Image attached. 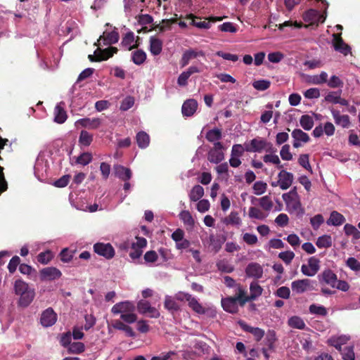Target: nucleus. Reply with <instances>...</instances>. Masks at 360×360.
<instances>
[{
  "label": "nucleus",
  "instance_id": "f257e3e1",
  "mask_svg": "<svg viewBox=\"0 0 360 360\" xmlns=\"http://www.w3.org/2000/svg\"><path fill=\"white\" fill-rule=\"evenodd\" d=\"M243 295V292L237 290L234 296L222 298L221 306L224 310L231 314H236L238 311V306L243 307L246 304L242 301L244 299Z\"/></svg>",
  "mask_w": 360,
  "mask_h": 360
},
{
  "label": "nucleus",
  "instance_id": "f03ea898",
  "mask_svg": "<svg viewBox=\"0 0 360 360\" xmlns=\"http://www.w3.org/2000/svg\"><path fill=\"white\" fill-rule=\"evenodd\" d=\"M244 146L245 151L250 153H260L262 150L269 153L276 151V149L273 146L271 143L262 138L253 139L250 143H245Z\"/></svg>",
  "mask_w": 360,
  "mask_h": 360
},
{
  "label": "nucleus",
  "instance_id": "7ed1b4c3",
  "mask_svg": "<svg viewBox=\"0 0 360 360\" xmlns=\"http://www.w3.org/2000/svg\"><path fill=\"white\" fill-rule=\"evenodd\" d=\"M237 290L242 291L244 294L243 297L244 298L242 301L243 302H245L246 303L248 302H252L257 299L260 295H262L263 292V288L259 285L257 281H252L250 285V295H248L247 290L243 288V286L238 283L237 285Z\"/></svg>",
  "mask_w": 360,
  "mask_h": 360
},
{
  "label": "nucleus",
  "instance_id": "20e7f679",
  "mask_svg": "<svg viewBox=\"0 0 360 360\" xmlns=\"http://www.w3.org/2000/svg\"><path fill=\"white\" fill-rule=\"evenodd\" d=\"M224 147L221 142H216L207 153V160L211 163L218 164L224 159Z\"/></svg>",
  "mask_w": 360,
  "mask_h": 360
},
{
  "label": "nucleus",
  "instance_id": "39448f33",
  "mask_svg": "<svg viewBox=\"0 0 360 360\" xmlns=\"http://www.w3.org/2000/svg\"><path fill=\"white\" fill-rule=\"evenodd\" d=\"M318 281L321 285H328L331 288H335V284L338 283V276L330 269H324L317 276Z\"/></svg>",
  "mask_w": 360,
  "mask_h": 360
},
{
  "label": "nucleus",
  "instance_id": "423d86ee",
  "mask_svg": "<svg viewBox=\"0 0 360 360\" xmlns=\"http://www.w3.org/2000/svg\"><path fill=\"white\" fill-rule=\"evenodd\" d=\"M94 251L106 259L114 257L115 251L110 243H96L94 245Z\"/></svg>",
  "mask_w": 360,
  "mask_h": 360
},
{
  "label": "nucleus",
  "instance_id": "0eeeda50",
  "mask_svg": "<svg viewBox=\"0 0 360 360\" xmlns=\"http://www.w3.org/2000/svg\"><path fill=\"white\" fill-rule=\"evenodd\" d=\"M40 279L41 281H53L61 277V271L53 266H49L40 270Z\"/></svg>",
  "mask_w": 360,
  "mask_h": 360
},
{
  "label": "nucleus",
  "instance_id": "6e6552de",
  "mask_svg": "<svg viewBox=\"0 0 360 360\" xmlns=\"http://www.w3.org/2000/svg\"><path fill=\"white\" fill-rule=\"evenodd\" d=\"M291 288L293 292L302 294L311 289V281L308 278L299 279L292 282Z\"/></svg>",
  "mask_w": 360,
  "mask_h": 360
},
{
  "label": "nucleus",
  "instance_id": "1a4fd4ad",
  "mask_svg": "<svg viewBox=\"0 0 360 360\" xmlns=\"http://www.w3.org/2000/svg\"><path fill=\"white\" fill-rule=\"evenodd\" d=\"M136 307L134 304L129 301L120 302L115 304L111 309L113 314H123L130 311H135Z\"/></svg>",
  "mask_w": 360,
  "mask_h": 360
},
{
  "label": "nucleus",
  "instance_id": "9d476101",
  "mask_svg": "<svg viewBox=\"0 0 360 360\" xmlns=\"http://www.w3.org/2000/svg\"><path fill=\"white\" fill-rule=\"evenodd\" d=\"M57 314L51 307L44 311L41 315L40 322L44 327H50L56 323Z\"/></svg>",
  "mask_w": 360,
  "mask_h": 360
},
{
  "label": "nucleus",
  "instance_id": "9b49d317",
  "mask_svg": "<svg viewBox=\"0 0 360 360\" xmlns=\"http://www.w3.org/2000/svg\"><path fill=\"white\" fill-rule=\"evenodd\" d=\"M119 33L115 31L112 30L110 32H103V34L100 36L99 39H98L97 42L94 44L95 46H101V41H103V45H110L112 44H115L119 40Z\"/></svg>",
  "mask_w": 360,
  "mask_h": 360
},
{
  "label": "nucleus",
  "instance_id": "f8f14e48",
  "mask_svg": "<svg viewBox=\"0 0 360 360\" xmlns=\"http://www.w3.org/2000/svg\"><path fill=\"white\" fill-rule=\"evenodd\" d=\"M333 44L335 50L340 52L345 56L348 55L351 51V48L344 42L340 34H333Z\"/></svg>",
  "mask_w": 360,
  "mask_h": 360
},
{
  "label": "nucleus",
  "instance_id": "ddd939ff",
  "mask_svg": "<svg viewBox=\"0 0 360 360\" xmlns=\"http://www.w3.org/2000/svg\"><path fill=\"white\" fill-rule=\"evenodd\" d=\"M238 323L244 331L253 335L255 340L257 342L261 340L264 335V330L262 328L250 326L242 320L238 321Z\"/></svg>",
  "mask_w": 360,
  "mask_h": 360
},
{
  "label": "nucleus",
  "instance_id": "4468645a",
  "mask_svg": "<svg viewBox=\"0 0 360 360\" xmlns=\"http://www.w3.org/2000/svg\"><path fill=\"white\" fill-rule=\"evenodd\" d=\"M245 274L249 278L259 279L262 277L263 269L258 263L251 262L245 268Z\"/></svg>",
  "mask_w": 360,
  "mask_h": 360
},
{
  "label": "nucleus",
  "instance_id": "2eb2a0df",
  "mask_svg": "<svg viewBox=\"0 0 360 360\" xmlns=\"http://www.w3.org/2000/svg\"><path fill=\"white\" fill-rule=\"evenodd\" d=\"M278 179L281 183V188L282 190H287L289 188L294 179V176L291 172H287L285 169H281L278 174Z\"/></svg>",
  "mask_w": 360,
  "mask_h": 360
},
{
  "label": "nucleus",
  "instance_id": "dca6fc26",
  "mask_svg": "<svg viewBox=\"0 0 360 360\" xmlns=\"http://www.w3.org/2000/svg\"><path fill=\"white\" fill-rule=\"evenodd\" d=\"M198 103L195 99H188L182 105L181 112L184 116H192L196 111Z\"/></svg>",
  "mask_w": 360,
  "mask_h": 360
},
{
  "label": "nucleus",
  "instance_id": "f3484780",
  "mask_svg": "<svg viewBox=\"0 0 360 360\" xmlns=\"http://www.w3.org/2000/svg\"><path fill=\"white\" fill-rule=\"evenodd\" d=\"M76 124H79L82 127L88 128L89 129H96L101 124V120L99 118H82L76 122Z\"/></svg>",
  "mask_w": 360,
  "mask_h": 360
},
{
  "label": "nucleus",
  "instance_id": "a211bd4d",
  "mask_svg": "<svg viewBox=\"0 0 360 360\" xmlns=\"http://www.w3.org/2000/svg\"><path fill=\"white\" fill-rule=\"evenodd\" d=\"M134 41V34L133 32L129 31L127 32L122 37L121 46L127 51H131L134 49L139 47V44H132Z\"/></svg>",
  "mask_w": 360,
  "mask_h": 360
},
{
  "label": "nucleus",
  "instance_id": "6ab92c4d",
  "mask_svg": "<svg viewBox=\"0 0 360 360\" xmlns=\"http://www.w3.org/2000/svg\"><path fill=\"white\" fill-rule=\"evenodd\" d=\"M150 46L149 50L152 55L158 56L162 50L163 42L161 39L157 38L155 36H152L149 39Z\"/></svg>",
  "mask_w": 360,
  "mask_h": 360
},
{
  "label": "nucleus",
  "instance_id": "aec40b11",
  "mask_svg": "<svg viewBox=\"0 0 360 360\" xmlns=\"http://www.w3.org/2000/svg\"><path fill=\"white\" fill-rule=\"evenodd\" d=\"M20 299L18 301L19 306L22 307H28L31 302L33 301L34 296H35V292L34 289H30L27 292L21 294L20 295Z\"/></svg>",
  "mask_w": 360,
  "mask_h": 360
},
{
  "label": "nucleus",
  "instance_id": "412c9836",
  "mask_svg": "<svg viewBox=\"0 0 360 360\" xmlns=\"http://www.w3.org/2000/svg\"><path fill=\"white\" fill-rule=\"evenodd\" d=\"M114 169L115 176L121 180L127 181L131 179L132 174L130 169L122 165H116Z\"/></svg>",
  "mask_w": 360,
  "mask_h": 360
},
{
  "label": "nucleus",
  "instance_id": "4be33fe9",
  "mask_svg": "<svg viewBox=\"0 0 360 360\" xmlns=\"http://www.w3.org/2000/svg\"><path fill=\"white\" fill-rule=\"evenodd\" d=\"M333 117L336 124L342 126L343 128L349 127L350 124L349 117L347 115H340L338 110L332 111Z\"/></svg>",
  "mask_w": 360,
  "mask_h": 360
},
{
  "label": "nucleus",
  "instance_id": "5701e85b",
  "mask_svg": "<svg viewBox=\"0 0 360 360\" xmlns=\"http://www.w3.org/2000/svg\"><path fill=\"white\" fill-rule=\"evenodd\" d=\"M222 137V131L219 128H214L212 129L208 130L205 134V139L210 143H213V144L216 142H219V141Z\"/></svg>",
  "mask_w": 360,
  "mask_h": 360
},
{
  "label": "nucleus",
  "instance_id": "b1692460",
  "mask_svg": "<svg viewBox=\"0 0 360 360\" xmlns=\"http://www.w3.org/2000/svg\"><path fill=\"white\" fill-rule=\"evenodd\" d=\"M345 221V217L338 212L337 211H333L330 213L329 219L327 220V224L328 225H333V226H340Z\"/></svg>",
  "mask_w": 360,
  "mask_h": 360
},
{
  "label": "nucleus",
  "instance_id": "393cba45",
  "mask_svg": "<svg viewBox=\"0 0 360 360\" xmlns=\"http://www.w3.org/2000/svg\"><path fill=\"white\" fill-rule=\"evenodd\" d=\"M112 327L117 330L124 331L128 337H135V333L132 328L124 324L120 320H115L112 323Z\"/></svg>",
  "mask_w": 360,
  "mask_h": 360
},
{
  "label": "nucleus",
  "instance_id": "a878e982",
  "mask_svg": "<svg viewBox=\"0 0 360 360\" xmlns=\"http://www.w3.org/2000/svg\"><path fill=\"white\" fill-rule=\"evenodd\" d=\"M136 143L140 148H146L150 143L149 135L145 131H139L136 136Z\"/></svg>",
  "mask_w": 360,
  "mask_h": 360
},
{
  "label": "nucleus",
  "instance_id": "bb28decb",
  "mask_svg": "<svg viewBox=\"0 0 360 360\" xmlns=\"http://www.w3.org/2000/svg\"><path fill=\"white\" fill-rule=\"evenodd\" d=\"M54 121L58 124H63L67 120L66 111L60 105H57L54 109Z\"/></svg>",
  "mask_w": 360,
  "mask_h": 360
},
{
  "label": "nucleus",
  "instance_id": "cd10ccee",
  "mask_svg": "<svg viewBox=\"0 0 360 360\" xmlns=\"http://www.w3.org/2000/svg\"><path fill=\"white\" fill-rule=\"evenodd\" d=\"M258 201L260 207L265 211H269L273 207V202L268 195L263 196L260 198H252V203Z\"/></svg>",
  "mask_w": 360,
  "mask_h": 360
},
{
  "label": "nucleus",
  "instance_id": "c85d7f7f",
  "mask_svg": "<svg viewBox=\"0 0 360 360\" xmlns=\"http://www.w3.org/2000/svg\"><path fill=\"white\" fill-rule=\"evenodd\" d=\"M224 17H210L209 21H196L195 19L192 20V25L200 28V29H209L210 27V21L212 22H216V21H220L222 20V19Z\"/></svg>",
  "mask_w": 360,
  "mask_h": 360
},
{
  "label": "nucleus",
  "instance_id": "c756f323",
  "mask_svg": "<svg viewBox=\"0 0 360 360\" xmlns=\"http://www.w3.org/2000/svg\"><path fill=\"white\" fill-rule=\"evenodd\" d=\"M180 219L190 229H193L195 224L194 219L188 210H183L179 214Z\"/></svg>",
  "mask_w": 360,
  "mask_h": 360
},
{
  "label": "nucleus",
  "instance_id": "7c9ffc66",
  "mask_svg": "<svg viewBox=\"0 0 360 360\" xmlns=\"http://www.w3.org/2000/svg\"><path fill=\"white\" fill-rule=\"evenodd\" d=\"M348 338L346 336L332 337L328 340L329 345L335 347L338 351H342L341 347L345 345Z\"/></svg>",
  "mask_w": 360,
  "mask_h": 360
},
{
  "label": "nucleus",
  "instance_id": "2f4dec72",
  "mask_svg": "<svg viewBox=\"0 0 360 360\" xmlns=\"http://www.w3.org/2000/svg\"><path fill=\"white\" fill-rule=\"evenodd\" d=\"M146 60V53L141 49L136 50L131 53V60L136 65H140Z\"/></svg>",
  "mask_w": 360,
  "mask_h": 360
},
{
  "label": "nucleus",
  "instance_id": "473e14b6",
  "mask_svg": "<svg viewBox=\"0 0 360 360\" xmlns=\"http://www.w3.org/2000/svg\"><path fill=\"white\" fill-rule=\"evenodd\" d=\"M327 81H328V74H327V72H326L324 71L321 72L320 73V75L310 76L308 79L309 83L316 84V85L324 84V83L327 82Z\"/></svg>",
  "mask_w": 360,
  "mask_h": 360
},
{
  "label": "nucleus",
  "instance_id": "72a5a7b5",
  "mask_svg": "<svg viewBox=\"0 0 360 360\" xmlns=\"http://www.w3.org/2000/svg\"><path fill=\"white\" fill-rule=\"evenodd\" d=\"M164 306L165 308L171 313H174L180 310L179 304L170 296H166Z\"/></svg>",
  "mask_w": 360,
  "mask_h": 360
},
{
  "label": "nucleus",
  "instance_id": "f704fd0d",
  "mask_svg": "<svg viewBox=\"0 0 360 360\" xmlns=\"http://www.w3.org/2000/svg\"><path fill=\"white\" fill-rule=\"evenodd\" d=\"M204 195V188L200 186L196 185L191 189L189 198L191 201L196 202L200 200Z\"/></svg>",
  "mask_w": 360,
  "mask_h": 360
},
{
  "label": "nucleus",
  "instance_id": "c9c22d12",
  "mask_svg": "<svg viewBox=\"0 0 360 360\" xmlns=\"http://www.w3.org/2000/svg\"><path fill=\"white\" fill-rule=\"evenodd\" d=\"M300 124L304 130L309 131L314 127V122L311 116L304 115L300 119Z\"/></svg>",
  "mask_w": 360,
  "mask_h": 360
},
{
  "label": "nucleus",
  "instance_id": "e433bc0d",
  "mask_svg": "<svg viewBox=\"0 0 360 360\" xmlns=\"http://www.w3.org/2000/svg\"><path fill=\"white\" fill-rule=\"evenodd\" d=\"M30 288L28 284L21 279H18L14 283V290L16 295H20L21 294L27 292Z\"/></svg>",
  "mask_w": 360,
  "mask_h": 360
},
{
  "label": "nucleus",
  "instance_id": "4c0bfd02",
  "mask_svg": "<svg viewBox=\"0 0 360 360\" xmlns=\"http://www.w3.org/2000/svg\"><path fill=\"white\" fill-rule=\"evenodd\" d=\"M188 306L189 307L194 311L195 313L198 314H204L206 312L205 309L202 306L201 304L198 302L196 298L192 297L189 300Z\"/></svg>",
  "mask_w": 360,
  "mask_h": 360
},
{
  "label": "nucleus",
  "instance_id": "58836bf2",
  "mask_svg": "<svg viewBox=\"0 0 360 360\" xmlns=\"http://www.w3.org/2000/svg\"><path fill=\"white\" fill-rule=\"evenodd\" d=\"M288 325L293 328L302 330L305 328L306 324L302 318L294 316L288 319Z\"/></svg>",
  "mask_w": 360,
  "mask_h": 360
},
{
  "label": "nucleus",
  "instance_id": "ea45409f",
  "mask_svg": "<svg viewBox=\"0 0 360 360\" xmlns=\"http://www.w3.org/2000/svg\"><path fill=\"white\" fill-rule=\"evenodd\" d=\"M93 141V135L87 131L82 130L79 137V143L84 146H89Z\"/></svg>",
  "mask_w": 360,
  "mask_h": 360
},
{
  "label": "nucleus",
  "instance_id": "a19ab883",
  "mask_svg": "<svg viewBox=\"0 0 360 360\" xmlns=\"http://www.w3.org/2000/svg\"><path fill=\"white\" fill-rule=\"evenodd\" d=\"M321 18V16L319 15V12L314 9H309L304 14V20L307 22H311V23L316 22Z\"/></svg>",
  "mask_w": 360,
  "mask_h": 360
},
{
  "label": "nucleus",
  "instance_id": "79ce46f5",
  "mask_svg": "<svg viewBox=\"0 0 360 360\" xmlns=\"http://www.w3.org/2000/svg\"><path fill=\"white\" fill-rule=\"evenodd\" d=\"M292 137L295 141H300L304 143H307L310 140L309 135L300 129H295L292 131Z\"/></svg>",
  "mask_w": 360,
  "mask_h": 360
},
{
  "label": "nucleus",
  "instance_id": "37998d69",
  "mask_svg": "<svg viewBox=\"0 0 360 360\" xmlns=\"http://www.w3.org/2000/svg\"><path fill=\"white\" fill-rule=\"evenodd\" d=\"M345 234L347 236H352L354 240L360 238V231L353 225L346 224L344 226Z\"/></svg>",
  "mask_w": 360,
  "mask_h": 360
},
{
  "label": "nucleus",
  "instance_id": "c03bdc74",
  "mask_svg": "<svg viewBox=\"0 0 360 360\" xmlns=\"http://www.w3.org/2000/svg\"><path fill=\"white\" fill-rule=\"evenodd\" d=\"M309 311L311 314H316L322 316H326L328 314L327 309L325 307L315 304H312L309 306Z\"/></svg>",
  "mask_w": 360,
  "mask_h": 360
},
{
  "label": "nucleus",
  "instance_id": "a18cd8bd",
  "mask_svg": "<svg viewBox=\"0 0 360 360\" xmlns=\"http://www.w3.org/2000/svg\"><path fill=\"white\" fill-rule=\"evenodd\" d=\"M316 245L319 248H329L332 245L331 237L328 235H323L318 238Z\"/></svg>",
  "mask_w": 360,
  "mask_h": 360
},
{
  "label": "nucleus",
  "instance_id": "49530a36",
  "mask_svg": "<svg viewBox=\"0 0 360 360\" xmlns=\"http://www.w3.org/2000/svg\"><path fill=\"white\" fill-rule=\"evenodd\" d=\"M263 160L266 163H273L276 165L277 168L282 169L283 165L281 164L280 159L277 155L267 154L263 157Z\"/></svg>",
  "mask_w": 360,
  "mask_h": 360
},
{
  "label": "nucleus",
  "instance_id": "de8ad7c7",
  "mask_svg": "<svg viewBox=\"0 0 360 360\" xmlns=\"http://www.w3.org/2000/svg\"><path fill=\"white\" fill-rule=\"evenodd\" d=\"M85 349L84 344L81 342H74L70 345L68 347L69 353L81 354Z\"/></svg>",
  "mask_w": 360,
  "mask_h": 360
},
{
  "label": "nucleus",
  "instance_id": "09e8293b",
  "mask_svg": "<svg viewBox=\"0 0 360 360\" xmlns=\"http://www.w3.org/2000/svg\"><path fill=\"white\" fill-rule=\"evenodd\" d=\"M92 159L91 153L88 152L82 153L77 158L76 163L85 166L89 164L92 161Z\"/></svg>",
  "mask_w": 360,
  "mask_h": 360
},
{
  "label": "nucleus",
  "instance_id": "8fccbe9b",
  "mask_svg": "<svg viewBox=\"0 0 360 360\" xmlns=\"http://www.w3.org/2000/svg\"><path fill=\"white\" fill-rule=\"evenodd\" d=\"M240 219L237 212H231L230 214L224 220V222L227 225H238L240 224Z\"/></svg>",
  "mask_w": 360,
  "mask_h": 360
},
{
  "label": "nucleus",
  "instance_id": "3c124183",
  "mask_svg": "<svg viewBox=\"0 0 360 360\" xmlns=\"http://www.w3.org/2000/svg\"><path fill=\"white\" fill-rule=\"evenodd\" d=\"M252 188L255 195H260L266 192L267 184L262 181H257L254 184Z\"/></svg>",
  "mask_w": 360,
  "mask_h": 360
},
{
  "label": "nucleus",
  "instance_id": "603ef678",
  "mask_svg": "<svg viewBox=\"0 0 360 360\" xmlns=\"http://www.w3.org/2000/svg\"><path fill=\"white\" fill-rule=\"evenodd\" d=\"M53 258V254L51 251L46 250L45 252H40L37 256V261L42 264H47Z\"/></svg>",
  "mask_w": 360,
  "mask_h": 360
},
{
  "label": "nucleus",
  "instance_id": "864d4df0",
  "mask_svg": "<svg viewBox=\"0 0 360 360\" xmlns=\"http://www.w3.org/2000/svg\"><path fill=\"white\" fill-rule=\"evenodd\" d=\"M271 82L266 79H260L255 81L252 83V86L258 91H265L270 87Z\"/></svg>",
  "mask_w": 360,
  "mask_h": 360
},
{
  "label": "nucleus",
  "instance_id": "5fc2aeb1",
  "mask_svg": "<svg viewBox=\"0 0 360 360\" xmlns=\"http://www.w3.org/2000/svg\"><path fill=\"white\" fill-rule=\"evenodd\" d=\"M248 215L250 218L257 219H264L266 217V215L259 209L255 207H250Z\"/></svg>",
  "mask_w": 360,
  "mask_h": 360
},
{
  "label": "nucleus",
  "instance_id": "6e6d98bb",
  "mask_svg": "<svg viewBox=\"0 0 360 360\" xmlns=\"http://www.w3.org/2000/svg\"><path fill=\"white\" fill-rule=\"evenodd\" d=\"M342 359L344 360H354L355 355L354 352V348L352 346L345 347L342 351H340Z\"/></svg>",
  "mask_w": 360,
  "mask_h": 360
},
{
  "label": "nucleus",
  "instance_id": "4d7b16f0",
  "mask_svg": "<svg viewBox=\"0 0 360 360\" xmlns=\"http://www.w3.org/2000/svg\"><path fill=\"white\" fill-rule=\"evenodd\" d=\"M265 341L266 345L268 347V349H272L274 348V343L276 341V336L274 330L268 331L265 338Z\"/></svg>",
  "mask_w": 360,
  "mask_h": 360
},
{
  "label": "nucleus",
  "instance_id": "13d9d810",
  "mask_svg": "<svg viewBox=\"0 0 360 360\" xmlns=\"http://www.w3.org/2000/svg\"><path fill=\"white\" fill-rule=\"evenodd\" d=\"M320 260L316 257H311L308 259V266L310 267V269L312 272H314L316 275L320 269Z\"/></svg>",
  "mask_w": 360,
  "mask_h": 360
},
{
  "label": "nucleus",
  "instance_id": "bf43d9fd",
  "mask_svg": "<svg viewBox=\"0 0 360 360\" xmlns=\"http://www.w3.org/2000/svg\"><path fill=\"white\" fill-rule=\"evenodd\" d=\"M341 91H330L325 96V101L333 104H338L340 96Z\"/></svg>",
  "mask_w": 360,
  "mask_h": 360
},
{
  "label": "nucleus",
  "instance_id": "052dcab7",
  "mask_svg": "<svg viewBox=\"0 0 360 360\" xmlns=\"http://www.w3.org/2000/svg\"><path fill=\"white\" fill-rule=\"evenodd\" d=\"M328 86L330 88H338L343 86V82L336 75H333L328 81H327Z\"/></svg>",
  "mask_w": 360,
  "mask_h": 360
},
{
  "label": "nucleus",
  "instance_id": "680f3d73",
  "mask_svg": "<svg viewBox=\"0 0 360 360\" xmlns=\"http://www.w3.org/2000/svg\"><path fill=\"white\" fill-rule=\"evenodd\" d=\"M20 257L18 256H13L11 259V260L8 264V271L11 274H13L16 271L18 266V265L20 266Z\"/></svg>",
  "mask_w": 360,
  "mask_h": 360
},
{
  "label": "nucleus",
  "instance_id": "e2e57ef3",
  "mask_svg": "<svg viewBox=\"0 0 360 360\" xmlns=\"http://www.w3.org/2000/svg\"><path fill=\"white\" fill-rule=\"evenodd\" d=\"M290 147L288 144H285L282 146L280 155L283 160H291L292 159V155L290 151Z\"/></svg>",
  "mask_w": 360,
  "mask_h": 360
},
{
  "label": "nucleus",
  "instance_id": "0e129e2a",
  "mask_svg": "<svg viewBox=\"0 0 360 360\" xmlns=\"http://www.w3.org/2000/svg\"><path fill=\"white\" fill-rule=\"evenodd\" d=\"M298 163L304 169L311 171V167L309 164V156L308 154H302L298 159Z\"/></svg>",
  "mask_w": 360,
  "mask_h": 360
},
{
  "label": "nucleus",
  "instance_id": "69168bd1",
  "mask_svg": "<svg viewBox=\"0 0 360 360\" xmlns=\"http://www.w3.org/2000/svg\"><path fill=\"white\" fill-rule=\"evenodd\" d=\"M346 265L355 271H360V262L354 257H349L346 261Z\"/></svg>",
  "mask_w": 360,
  "mask_h": 360
},
{
  "label": "nucleus",
  "instance_id": "338daca9",
  "mask_svg": "<svg viewBox=\"0 0 360 360\" xmlns=\"http://www.w3.org/2000/svg\"><path fill=\"white\" fill-rule=\"evenodd\" d=\"M278 257L285 264H289L295 257V254L292 251L281 252L278 254Z\"/></svg>",
  "mask_w": 360,
  "mask_h": 360
},
{
  "label": "nucleus",
  "instance_id": "774afa93",
  "mask_svg": "<svg viewBox=\"0 0 360 360\" xmlns=\"http://www.w3.org/2000/svg\"><path fill=\"white\" fill-rule=\"evenodd\" d=\"M276 295L283 299H288L290 295V288L287 286H282L277 289Z\"/></svg>",
  "mask_w": 360,
  "mask_h": 360
}]
</instances>
